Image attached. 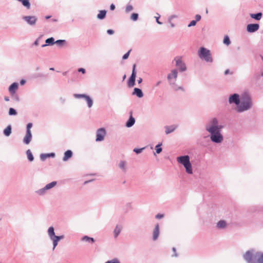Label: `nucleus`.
Returning <instances> with one entry per match:
<instances>
[{"mask_svg":"<svg viewBox=\"0 0 263 263\" xmlns=\"http://www.w3.org/2000/svg\"><path fill=\"white\" fill-rule=\"evenodd\" d=\"M259 28V25L257 24H251L247 25V30L249 32H254Z\"/></svg>","mask_w":263,"mask_h":263,"instance_id":"0eeeda50","label":"nucleus"},{"mask_svg":"<svg viewBox=\"0 0 263 263\" xmlns=\"http://www.w3.org/2000/svg\"><path fill=\"white\" fill-rule=\"evenodd\" d=\"M177 77V71L176 70H173L171 73H170L168 76V79H171L174 78V79H176Z\"/></svg>","mask_w":263,"mask_h":263,"instance_id":"412c9836","label":"nucleus"},{"mask_svg":"<svg viewBox=\"0 0 263 263\" xmlns=\"http://www.w3.org/2000/svg\"><path fill=\"white\" fill-rule=\"evenodd\" d=\"M110 9L111 10H114L115 9V6L112 4L110 6Z\"/></svg>","mask_w":263,"mask_h":263,"instance_id":"603ef678","label":"nucleus"},{"mask_svg":"<svg viewBox=\"0 0 263 263\" xmlns=\"http://www.w3.org/2000/svg\"><path fill=\"white\" fill-rule=\"evenodd\" d=\"M196 21L195 20H193L188 25V27H191V26H195L196 24Z\"/></svg>","mask_w":263,"mask_h":263,"instance_id":"37998d69","label":"nucleus"},{"mask_svg":"<svg viewBox=\"0 0 263 263\" xmlns=\"http://www.w3.org/2000/svg\"><path fill=\"white\" fill-rule=\"evenodd\" d=\"M35 45H37V41H35Z\"/></svg>","mask_w":263,"mask_h":263,"instance_id":"69168bd1","label":"nucleus"},{"mask_svg":"<svg viewBox=\"0 0 263 263\" xmlns=\"http://www.w3.org/2000/svg\"><path fill=\"white\" fill-rule=\"evenodd\" d=\"M252 103L249 95L245 93L241 98V103L237 107V111L239 112L248 110L251 106Z\"/></svg>","mask_w":263,"mask_h":263,"instance_id":"7ed1b4c3","label":"nucleus"},{"mask_svg":"<svg viewBox=\"0 0 263 263\" xmlns=\"http://www.w3.org/2000/svg\"><path fill=\"white\" fill-rule=\"evenodd\" d=\"M179 89L181 90H184L183 88V87H178V88H175V90H176V91H177V90H179Z\"/></svg>","mask_w":263,"mask_h":263,"instance_id":"5fc2aeb1","label":"nucleus"},{"mask_svg":"<svg viewBox=\"0 0 263 263\" xmlns=\"http://www.w3.org/2000/svg\"><path fill=\"white\" fill-rule=\"evenodd\" d=\"M177 161L182 164L185 168L186 172L190 174L193 173L192 167L190 162V157L189 156H180L177 158Z\"/></svg>","mask_w":263,"mask_h":263,"instance_id":"20e7f679","label":"nucleus"},{"mask_svg":"<svg viewBox=\"0 0 263 263\" xmlns=\"http://www.w3.org/2000/svg\"><path fill=\"white\" fill-rule=\"evenodd\" d=\"M243 258L248 263H263V253L260 252L253 253V251H248L244 254Z\"/></svg>","mask_w":263,"mask_h":263,"instance_id":"f03ea898","label":"nucleus"},{"mask_svg":"<svg viewBox=\"0 0 263 263\" xmlns=\"http://www.w3.org/2000/svg\"><path fill=\"white\" fill-rule=\"evenodd\" d=\"M136 77V74H132L128 82V85L129 87H133L135 85Z\"/></svg>","mask_w":263,"mask_h":263,"instance_id":"4468645a","label":"nucleus"},{"mask_svg":"<svg viewBox=\"0 0 263 263\" xmlns=\"http://www.w3.org/2000/svg\"><path fill=\"white\" fill-rule=\"evenodd\" d=\"M86 95H81V94H74V97L76 98H85L86 97Z\"/></svg>","mask_w":263,"mask_h":263,"instance_id":"58836bf2","label":"nucleus"},{"mask_svg":"<svg viewBox=\"0 0 263 263\" xmlns=\"http://www.w3.org/2000/svg\"><path fill=\"white\" fill-rule=\"evenodd\" d=\"M16 111L13 108H10L9 110V114L10 115H16Z\"/></svg>","mask_w":263,"mask_h":263,"instance_id":"e433bc0d","label":"nucleus"},{"mask_svg":"<svg viewBox=\"0 0 263 263\" xmlns=\"http://www.w3.org/2000/svg\"><path fill=\"white\" fill-rule=\"evenodd\" d=\"M106 13V11L105 10H101L97 15V17L99 19H103L105 17Z\"/></svg>","mask_w":263,"mask_h":263,"instance_id":"4be33fe9","label":"nucleus"},{"mask_svg":"<svg viewBox=\"0 0 263 263\" xmlns=\"http://www.w3.org/2000/svg\"><path fill=\"white\" fill-rule=\"evenodd\" d=\"M82 240L83 241H87V242H90V243H93L95 241V240H94L93 238H91V237H89L87 236H84L82 238Z\"/></svg>","mask_w":263,"mask_h":263,"instance_id":"a878e982","label":"nucleus"},{"mask_svg":"<svg viewBox=\"0 0 263 263\" xmlns=\"http://www.w3.org/2000/svg\"><path fill=\"white\" fill-rule=\"evenodd\" d=\"M175 61L176 62V66L180 68V70L181 71H184L186 69L185 65L181 62L180 58H176Z\"/></svg>","mask_w":263,"mask_h":263,"instance_id":"9d476101","label":"nucleus"},{"mask_svg":"<svg viewBox=\"0 0 263 263\" xmlns=\"http://www.w3.org/2000/svg\"><path fill=\"white\" fill-rule=\"evenodd\" d=\"M133 7L132 5H127L126 7V11L127 12H129L130 11H131L132 10H133Z\"/></svg>","mask_w":263,"mask_h":263,"instance_id":"ea45409f","label":"nucleus"},{"mask_svg":"<svg viewBox=\"0 0 263 263\" xmlns=\"http://www.w3.org/2000/svg\"><path fill=\"white\" fill-rule=\"evenodd\" d=\"M78 71L79 72H81L82 73H85V69L83 68H80L78 69Z\"/></svg>","mask_w":263,"mask_h":263,"instance_id":"8fccbe9b","label":"nucleus"},{"mask_svg":"<svg viewBox=\"0 0 263 263\" xmlns=\"http://www.w3.org/2000/svg\"><path fill=\"white\" fill-rule=\"evenodd\" d=\"M250 16L252 18L256 20H260L262 16V13H258L257 14H251Z\"/></svg>","mask_w":263,"mask_h":263,"instance_id":"b1692460","label":"nucleus"},{"mask_svg":"<svg viewBox=\"0 0 263 263\" xmlns=\"http://www.w3.org/2000/svg\"><path fill=\"white\" fill-rule=\"evenodd\" d=\"M5 100L6 101H8L9 100V98L8 97H5Z\"/></svg>","mask_w":263,"mask_h":263,"instance_id":"680f3d73","label":"nucleus"},{"mask_svg":"<svg viewBox=\"0 0 263 263\" xmlns=\"http://www.w3.org/2000/svg\"><path fill=\"white\" fill-rule=\"evenodd\" d=\"M126 162L124 161H121L119 163V167L123 171L125 170Z\"/></svg>","mask_w":263,"mask_h":263,"instance_id":"c9c22d12","label":"nucleus"},{"mask_svg":"<svg viewBox=\"0 0 263 263\" xmlns=\"http://www.w3.org/2000/svg\"><path fill=\"white\" fill-rule=\"evenodd\" d=\"M22 3L23 6L26 7L27 9H30V4L29 3V0H23Z\"/></svg>","mask_w":263,"mask_h":263,"instance_id":"c85d7f7f","label":"nucleus"},{"mask_svg":"<svg viewBox=\"0 0 263 263\" xmlns=\"http://www.w3.org/2000/svg\"><path fill=\"white\" fill-rule=\"evenodd\" d=\"M130 51H131V49H130L126 53H125L123 56L122 58H123V60H126V59H127L128 58Z\"/></svg>","mask_w":263,"mask_h":263,"instance_id":"a19ab883","label":"nucleus"},{"mask_svg":"<svg viewBox=\"0 0 263 263\" xmlns=\"http://www.w3.org/2000/svg\"><path fill=\"white\" fill-rule=\"evenodd\" d=\"M48 234L49 236L51 238L53 237L54 235V229L52 227H51L49 228L48 231Z\"/></svg>","mask_w":263,"mask_h":263,"instance_id":"c756f323","label":"nucleus"},{"mask_svg":"<svg viewBox=\"0 0 263 263\" xmlns=\"http://www.w3.org/2000/svg\"><path fill=\"white\" fill-rule=\"evenodd\" d=\"M163 217V214H158L156 216V218L158 219H160Z\"/></svg>","mask_w":263,"mask_h":263,"instance_id":"49530a36","label":"nucleus"},{"mask_svg":"<svg viewBox=\"0 0 263 263\" xmlns=\"http://www.w3.org/2000/svg\"><path fill=\"white\" fill-rule=\"evenodd\" d=\"M198 54L200 58H203L207 62H211L212 61V58L210 50L204 47L200 48Z\"/></svg>","mask_w":263,"mask_h":263,"instance_id":"39448f33","label":"nucleus"},{"mask_svg":"<svg viewBox=\"0 0 263 263\" xmlns=\"http://www.w3.org/2000/svg\"><path fill=\"white\" fill-rule=\"evenodd\" d=\"M72 156V152L70 150L66 151L64 153V156L63 158L64 161H67L68 159L70 158Z\"/></svg>","mask_w":263,"mask_h":263,"instance_id":"f3484780","label":"nucleus"},{"mask_svg":"<svg viewBox=\"0 0 263 263\" xmlns=\"http://www.w3.org/2000/svg\"><path fill=\"white\" fill-rule=\"evenodd\" d=\"M31 138H32L31 133H29V132H26V134L23 139V142L26 144H28L31 141Z\"/></svg>","mask_w":263,"mask_h":263,"instance_id":"f8f14e48","label":"nucleus"},{"mask_svg":"<svg viewBox=\"0 0 263 263\" xmlns=\"http://www.w3.org/2000/svg\"><path fill=\"white\" fill-rule=\"evenodd\" d=\"M130 115L129 119L126 123V126L128 127L132 126L135 122V120L132 116V112H130Z\"/></svg>","mask_w":263,"mask_h":263,"instance_id":"2eb2a0df","label":"nucleus"},{"mask_svg":"<svg viewBox=\"0 0 263 263\" xmlns=\"http://www.w3.org/2000/svg\"><path fill=\"white\" fill-rule=\"evenodd\" d=\"M56 184H57V182H55V181H53L50 183H48L45 186V189H46V190L50 189L53 187V186H54L56 185Z\"/></svg>","mask_w":263,"mask_h":263,"instance_id":"cd10ccee","label":"nucleus"},{"mask_svg":"<svg viewBox=\"0 0 263 263\" xmlns=\"http://www.w3.org/2000/svg\"><path fill=\"white\" fill-rule=\"evenodd\" d=\"M142 81V79L140 78L138 80V83H141Z\"/></svg>","mask_w":263,"mask_h":263,"instance_id":"13d9d810","label":"nucleus"},{"mask_svg":"<svg viewBox=\"0 0 263 263\" xmlns=\"http://www.w3.org/2000/svg\"><path fill=\"white\" fill-rule=\"evenodd\" d=\"M55 156L54 153H50V154H42L40 155V158L42 160H45L46 159L49 157H54Z\"/></svg>","mask_w":263,"mask_h":263,"instance_id":"a211bd4d","label":"nucleus"},{"mask_svg":"<svg viewBox=\"0 0 263 263\" xmlns=\"http://www.w3.org/2000/svg\"><path fill=\"white\" fill-rule=\"evenodd\" d=\"M125 78H126V75L124 74L123 77V80L124 81L125 79Z\"/></svg>","mask_w":263,"mask_h":263,"instance_id":"e2e57ef3","label":"nucleus"},{"mask_svg":"<svg viewBox=\"0 0 263 263\" xmlns=\"http://www.w3.org/2000/svg\"><path fill=\"white\" fill-rule=\"evenodd\" d=\"M230 40L228 35H226L223 39V43L226 45L228 46L230 44Z\"/></svg>","mask_w":263,"mask_h":263,"instance_id":"72a5a7b5","label":"nucleus"},{"mask_svg":"<svg viewBox=\"0 0 263 263\" xmlns=\"http://www.w3.org/2000/svg\"><path fill=\"white\" fill-rule=\"evenodd\" d=\"M143 149V148H139V149H138V148H135L134 149V152H135V153H136L137 154H139L142 151Z\"/></svg>","mask_w":263,"mask_h":263,"instance_id":"c03bdc74","label":"nucleus"},{"mask_svg":"<svg viewBox=\"0 0 263 263\" xmlns=\"http://www.w3.org/2000/svg\"><path fill=\"white\" fill-rule=\"evenodd\" d=\"M222 125H218V120L214 118L206 125V129L211 134V139L215 143H220L223 140V137L220 134Z\"/></svg>","mask_w":263,"mask_h":263,"instance_id":"f257e3e1","label":"nucleus"},{"mask_svg":"<svg viewBox=\"0 0 263 263\" xmlns=\"http://www.w3.org/2000/svg\"><path fill=\"white\" fill-rule=\"evenodd\" d=\"M54 40L53 37L47 39L45 41L46 44L42 45V47H45L47 45H53L54 43Z\"/></svg>","mask_w":263,"mask_h":263,"instance_id":"393cba45","label":"nucleus"},{"mask_svg":"<svg viewBox=\"0 0 263 263\" xmlns=\"http://www.w3.org/2000/svg\"><path fill=\"white\" fill-rule=\"evenodd\" d=\"M136 67V65L135 64H134L133 67L132 73V74H136V71H135Z\"/></svg>","mask_w":263,"mask_h":263,"instance_id":"09e8293b","label":"nucleus"},{"mask_svg":"<svg viewBox=\"0 0 263 263\" xmlns=\"http://www.w3.org/2000/svg\"><path fill=\"white\" fill-rule=\"evenodd\" d=\"M63 238H64V236H63V235L60 236H54L53 237L51 238V239L53 241V249H55V248L56 247V246L58 245V241H59V240L60 239H61Z\"/></svg>","mask_w":263,"mask_h":263,"instance_id":"ddd939ff","label":"nucleus"},{"mask_svg":"<svg viewBox=\"0 0 263 263\" xmlns=\"http://www.w3.org/2000/svg\"><path fill=\"white\" fill-rule=\"evenodd\" d=\"M161 145L162 144H159L157 145L155 147V149L157 154H159L162 152V148L161 147Z\"/></svg>","mask_w":263,"mask_h":263,"instance_id":"f704fd0d","label":"nucleus"},{"mask_svg":"<svg viewBox=\"0 0 263 263\" xmlns=\"http://www.w3.org/2000/svg\"><path fill=\"white\" fill-rule=\"evenodd\" d=\"M25 83V81L24 80H22L21 81V84L22 85H23L24 83Z\"/></svg>","mask_w":263,"mask_h":263,"instance_id":"bf43d9fd","label":"nucleus"},{"mask_svg":"<svg viewBox=\"0 0 263 263\" xmlns=\"http://www.w3.org/2000/svg\"><path fill=\"white\" fill-rule=\"evenodd\" d=\"M24 19L31 25H34L36 22V18L33 16H25Z\"/></svg>","mask_w":263,"mask_h":263,"instance_id":"1a4fd4ad","label":"nucleus"},{"mask_svg":"<svg viewBox=\"0 0 263 263\" xmlns=\"http://www.w3.org/2000/svg\"><path fill=\"white\" fill-rule=\"evenodd\" d=\"M28 159L29 161H32L33 160V156L30 150L28 149L26 152Z\"/></svg>","mask_w":263,"mask_h":263,"instance_id":"7c9ffc66","label":"nucleus"},{"mask_svg":"<svg viewBox=\"0 0 263 263\" xmlns=\"http://www.w3.org/2000/svg\"><path fill=\"white\" fill-rule=\"evenodd\" d=\"M107 32L109 34H112L114 33V30H112L111 29H108V30H107Z\"/></svg>","mask_w":263,"mask_h":263,"instance_id":"3c124183","label":"nucleus"},{"mask_svg":"<svg viewBox=\"0 0 263 263\" xmlns=\"http://www.w3.org/2000/svg\"><path fill=\"white\" fill-rule=\"evenodd\" d=\"M85 100L87 102L88 107H91L92 105V101L91 98L89 96H87L85 98Z\"/></svg>","mask_w":263,"mask_h":263,"instance_id":"473e14b6","label":"nucleus"},{"mask_svg":"<svg viewBox=\"0 0 263 263\" xmlns=\"http://www.w3.org/2000/svg\"><path fill=\"white\" fill-rule=\"evenodd\" d=\"M105 263H120L119 261L117 259H114L112 260L107 261Z\"/></svg>","mask_w":263,"mask_h":263,"instance_id":"a18cd8bd","label":"nucleus"},{"mask_svg":"<svg viewBox=\"0 0 263 263\" xmlns=\"http://www.w3.org/2000/svg\"><path fill=\"white\" fill-rule=\"evenodd\" d=\"M229 102L230 103H234L236 105H238L240 103L239 95L235 93L231 96L229 98Z\"/></svg>","mask_w":263,"mask_h":263,"instance_id":"6e6552de","label":"nucleus"},{"mask_svg":"<svg viewBox=\"0 0 263 263\" xmlns=\"http://www.w3.org/2000/svg\"><path fill=\"white\" fill-rule=\"evenodd\" d=\"M5 136H9L11 133V127L10 125L8 126L4 130Z\"/></svg>","mask_w":263,"mask_h":263,"instance_id":"5701e85b","label":"nucleus"},{"mask_svg":"<svg viewBox=\"0 0 263 263\" xmlns=\"http://www.w3.org/2000/svg\"><path fill=\"white\" fill-rule=\"evenodd\" d=\"M226 225V222L224 220H220L217 223V227L219 228H224Z\"/></svg>","mask_w":263,"mask_h":263,"instance_id":"bb28decb","label":"nucleus"},{"mask_svg":"<svg viewBox=\"0 0 263 263\" xmlns=\"http://www.w3.org/2000/svg\"><path fill=\"white\" fill-rule=\"evenodd\" d=\"M133 94L137 95L139 98H141L143 96L142 90L138 88L134 89Z\"/></svg>","mask_w":263,"mask_h":263,"instance_id":"6ab92c4d","label":"nucleus"},{"mask_svg":"<svg viewBox=\"0 0 263 263\" xmlns=\"http://www.w3.org/2000/svg\"><path fill=\"white\" fill-rule=\"evenodd\" d=\"M230 73V71H229V70L227 69L225 71H224V74H228Z\"/></svg>","mask_w":263,"mask_h":263,"instance_id":"4d7b16f0","label":"nucleus"},{"mask_svg":"<svg viewBox=\"0 0 263 263\" xmlns=\"http://www.w3.org/2000/svg\"><path fill=\"white\" fill-rule=\"evenodd\" d=\"M121 230V227L119 226H117L114 230V233L115 237H117V236L119 234Z\"/></svg>","mask_w":263,"mask_h":263,"instance_id":"2f4dec72","label":"nucleus"},{"mask_svg":"<svg viewBox=\"0 0 263 263\" xmlns=\"http://www.w3.org/2000/svg\"><path fill=\"white\" fill-rule=\"evenodd\" d=\"M176 126L175 125H172L171 126H166L165 127V129H166L165 133L166 134H168L174 132L175 130V129H176Z\"/></svg>","mask_w":263,"mask_h":263,"instance_id":"aec40b11","label":"nucleus"},{"mask_svg":"<svg viewBox=\"0 0 263 263\" xmlns=\"http://www.w3.org/2000/svg\"><path fill=\"white\" fill-rule=\"evenodd\" d=\"M159 235V226L158 224L155 226V229L153 233V239L154 240H156L158 238Z\"/></svg>","mask_w":263,"mask_h":263,"instance_id":"9b49d317","label":"nucleus"},{"mask_svg":"<svg viewBox=\"0 0 263 263\" xmlns=\"http://www.w3.org/2000/svg\"><path fill=\"white\" fill-rule=\"evenodd\" d=\"M106 135V131L104 128H99L97 132V141H101L103 140L104 138Z\"/></svg>","mask_w":263,"mask_h":263,"instance_id":"423d86ee","label":"nucleus"},{"mask_svg":"<svg viewBox=\"0 0 263 263\" xmlns=\"http://www.w3.org/2000/svg\"><path fill=\"white\" fill-rule=\"evenodd\" d=\"M138 18V14L137 13H133L131 15V18L134 21H136L137 20Z\"/></svg>","mask_w":263,"mask_h":263,"instance_id":"4c0bfd02","label":"nucleus"},{"mask_svg":"<svg viewBox=\"0 0 263 263\" xmlns=\"http://www.w3.org/2000/svg\"><path fill=\"white\" fill-rule=\"evenodd\" d=\"M50 16H46V19H48V18H50Z\"/></svg>","mask_w":263,"mask_h":263,"instance_id":"0e129e2a","label":"nucleus"},{"mask_svg":"<svg viewBox=\"0 0 263 263\" xmlns=\"http://www.w3.org/2000/svg\"><path fill=\"white\" fill-rule=\"evenodd\" d=\"M196 20L197 21H199L201 19V16L199 14H197L195 16Z\"/></svg>","mask_w":263,"mask_h":263,"instance_id":"de8ad7c7","label":"nucleus"},{"mask_svg":"<svg viewBox=\"0 0 263 263\" xmlns=\"http://www.w3.org/2000/svg\"><path fill=\"white\" fill-rule=\"evenodd\" d=\"M17 88L18 84L16 83H14L10 86L9 90L11 94H14Z\"/></svg>","mask_w":263,"mask_h":263,"instance_id":"dca6fc26","label":"nucleus"},{"mask_svg":"<svg viewBox=\"0 0 263 263\" xmlns=\"http://www.w3.org/2000/svg\"><path fill=\"white\" fill-rule=\"evenodd\" d=\"M156 21H157V22L158 24H161V22H160L159 21L158 17H157V18H156Z\"/></svg>","mask_w":263,"mask_h":263,"instance_id":"052dcab7","label":"nucleus"},{"mask_svg":"<svg viewBox=\"0 0 263 263\" xmlns=\"http://www.w3.org/2000/svg\"><path fill=\"white\" fill-rule=\"evenodd\" d=\"M63 42H65V41L64 40H58L55 42L57 44H60V43H63Z\"/></svg>","mask_w":263,"mask_h":263,"instance_id":"864d4df0","label":"nucleus"},{"mask_svg":"<svg viewBox=\"0 0 263 263\" xmlns=\"http://www.w3.org/2000/svg\"><path fill=\"white\" fill-rule=\"evenodd\" d=\"M50 69V70H54V69H53V68H51Z\"/></svg>","mask_w":263,"mask_h":263,"instance_id":"338daca9","label":"nucleus"},{"mask_svg":"<svg viewBox=\"0 0 263 263\" xmlns=\"http://www.w3.org/2000/svg\"><path fill=\"white\" fill-rule=\"evenodd\" d=\"M173 252H174V256H177V254H176V249H175V248H173Z\"/></svg>","mask_w":263,"mask_h":263,"instance_id":"6e6d98bb","label":"nucleus"},{"mask_svg":"<svg viewBox=\"0 0 263 263\" xmlns=\"http://www.w3.org/2000/svg\"><path fill=\"white\" fill-rule=\"evenodd\" d=\"M32 123H28L27 125V132H29V133H31L30 129L32 127Z\"/></svg>","mask_w":263,"mask_h":263,"instance_id":"79ce46f5","label":"nucleus"}]
</instances>
